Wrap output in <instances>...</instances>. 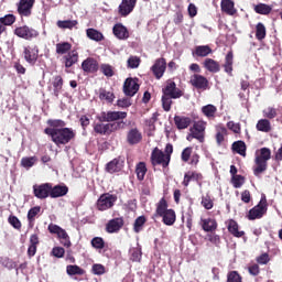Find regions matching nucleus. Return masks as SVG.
<instances>
[{
    "instance_id": "f257e3e1",
    "label": "nucleus",
    "mask_w": 282,
    "mask_h": 282,
    "mask_svg": "<svg viewBox=\"0 0 282 282\" xmlns=\"http://www.w3.org/2000/svg\"><path fill=\"white\" fill-rule=\"evenodd\" d=\"M127 116V111H102L97 116L98 122L93 124L94 132L97 135H111V133L122 131L127 128V122H124Z\"/></svg>"
},
{
    "instance_id": "f03ea898",
    "label": "nucleus",
    "mask_w": 282,
    "mask_h": 282,
    "mask_svg": "<svg viewBox=\"0 0 282 282\" xmlns=\"http://www.w3.org/2000/svg\"><path fill=\"white\" fill-rule=\"evenodd\" d=\"M45 135L51 138L52 142L56 147H65V144H69L72 140H76V131L72 128H59V129H44Z\"/></svg>"
},
{
    "instance_id": "7ed1b4c3",
    "label": "nucleus",
    "mask_w": 282,
    "mask_h": 282,
    "mask_svg": "<svg viewBox=\"0 0 282 282\" xmlns=\"http://www.w3.org/2000/svg\"><path fill=\"white\" fill-rule=\"evenodd\" d=\"M171 155H173V144L171 143L165 145L164 151L160 150V148H154L150 158L152 166L167 169L169 164H171Z\"/></svg>"
},
{
    "instance_id": "20e7f679",
    "label": "nucleus",
    "mask_w": 282,
    "mask_h": 282,
    "mask_svg": "<svg viewBox=\"0 0 282 282\" xmlns=\"http://www.w3.org/2000/svg\"><path fill=\"white\" fill-rule=\"evenodd\" d=\"M272 159V150L270 148H261L256 151L253 175L259 177L268 171V161Z\"/></svg>"
},
{
    "instance_id": "39448f33",
    "label": "nucleus",
    "mask_w": 282,
    "mask_h": 282,
    "mask_svg": "<svg viewBox=\"0 0 282 282\" xmlns=\"http://www.w3.org/2000/svg\"><path fill=\"white\" fill-rule=\"evenodd\" d=\"M154 217H162V221L165 226H173L177 219L175 210L169 209V202H166L164 197L156 204Z\"/></svg>"
},
{
    "instance_id": "423d86ee",
    "label": "nucleus",
    "mask_w": 282,
    "mask_h": 282,
    "mask_svg": "<svg viewBox=\"0 0 282 282\" xmlns=\"http://www.w3.org/2000/svg\"><path fill=\"white\" fill-rule=\"evenodd\" d=\"M116 202H118V195L105 193L97 199L96 208L100 213H105V210H109L112 206H116Z\"/></svg>"
},
{
    "instance_id": "0eeeda50",
    "label": "nucleus",
    "mask_w": 282,
    "mask_h": 282,
    "mask_svg": "<svg viewBox=\"0 0 282 282\" xmlns=\"http://www.w3.org/2000/svg\"><path fill=\"white\" fill-rule=\"evenodd\" d=\"M265 213H268V199L265 198V196H262L258 205L249 210L247 219H249V221H254V219H261L263 215H265Z\"/></svg>"
},
{
    "instance_id": "6e6552de",
    "label": "nucleus",
    "mask_w": 282,
    "mask_h": 282,
    "mask_svg": "<svg viewBox=\"0 0 282 282\" xmlns=\"http://www.w3.org/2000/svg\"><path fill=\"white\" fill-rule=\"evenodd\" d=\"M13 34L18 36V39H24V41H32L33 39H37L39 31L29 25L17 26L13 31Z\"/></svg>"
},
{
    "instance_id": "1a4fd4ad",
    "label": "nucleus",
    "mask_w": 282,
    "mask_h": 282,
    "mask_svg": "<svg viewBox=\"0 0 282 282\" xmlns=\"http://www.w3.org/2000/svg\"><path fill=\"white\" fill-rule=\"evenodd\" d=\"M206 121H194L193 127L189 129L192 138L198 140V142H205L206 140Z\"/></svg>"
},
{
    "instance_id": "9d476101",
    "label": "nucleus",
    "mask_w": 282,
    "mask_h": 282,
    "mask_svg": "<svg viewBox=\"0 0 282 282\" xmlns=\"http://www.w3.org/2000/svg\"><path fill=\"white\" fill-rule=\"evenodd\" d=\"M36 0H20L17 4L18 14H20L21 19H30L32 17V10Z\"/></svg>"
},
{
    "instance_id": "9b49d317",
    "label": "nucleus",
    "mask_w": 282,
    "mask_h": 282,
    "mask_svg": "<svg viewBox=\"0 0 282 282\" xmlns=\"http://www.w3.org/2000/svg\"><path fill=\"white\" fill-rule=\"evenodd\" d=\"M162 94L163 96H170L173 98V100L184 96L182 89L177 88V84L171 79H169L165 84V87L162 88Z\"/></svg>"
},
{
    "instance_id": "f8f14e48",
    "label": "nucleus",
    "mask_w": 282,
    "mask_h": 282,
    "mask_svg": "<svg viewBox=\"0 0 282 282\" xmlns=\"http://www.w3.org/2000/svg\"><path fill=\"white\" fill-rule=\"evenodd\" d=\"M140 91V84H138V78L128 77L123 83V94L133 98V96Z\"/></svg>"
},
{
    "instance_id": "ddd939ff",
    "label": "nucleus",
    "mask_w": 282,
    "mask_h": 282,
    "mask_svg": "<svg viewBox=\"0 0 282 282\" xmlns=\"http://www.w3.org/2000/svg\"><path fill=\"white\" fill-rule=\"evenodd\" d=\"M33 195L37 199H47V197H51V183L33 185Z\"/></svg>"
},
{
    "instance_id": "4468645a",
    "label": "nucleus",
    "mask_w": 282,
    "mask_h": 282,
    "mask_svg": "<svg viewBox=\"0 0 282 282\" xmlns=\"http://www.w3.org/2000/svg\"><path fill=\"white\" fill-rule=\"evenodd\" d=\"M123 226H124L123 217L112 218L106 224V232H108L109 235L120 232Z\"/></svg>"
},
{
    "instance_id": "2eb2a0df",
    "label": "nucleus",
    "mask_w": 282,
    "mask_h": 282,
    "mask_svg": "<svg viewBox=\"0 0 282 282\" xmlns=\"http://www.w3.org/2000/svg\"><path fill=\"white\" fill-rule=\"evenodd\" d=\"M151 72L155 76L156 80H160V78L164 76V72H166V59L164 57L155 59L151 67Z\"/></svg>"
},
{
    "instance_id": "dca6fc26",
    "label": "nucleus",
    "mask_w": 282,
    "mask_h": 282,
    "mask_svg": "<svg viewBox=\"0 0 282 282\" xmlns=\"http://www.w3.org/2000/svg\"><path fill=\"white\" fill-rule=\"evenodd\" d=\"M189 83L192 85V87H195V89H202L203 91H206V89H208V78H206L204 75H199V74H194L191 79Z\"/></svg>"
},
{
    "instance_id": "f3484780",
    "label": "nucleus",
    "mask_w": 282,
    "mask_h": 282,
    "mask_svg": "<svg viewBox=\"0 0 282 282\" xmlns=\"http://www.w3.org/2000/svg\"><path fill=\"white\" fill-rule=\"evenodd\" d=\"M23 54L24 61H26L29 65H36V61H39V46H25Z\"/></svg>"
},
{
    "instance_id": "a211bd4d",
    "label": "nucleus",
    "mask_w": 282,
    "mask_h": 282,
    "mask_svg": "<svg viewBox=\"0 0 282 282\" xmlns=\"http://www.w3.org/2000/svg\"><path fill=\"white\" fill-rule=\"evenodd\" d=\"M138 0H122L118 9L120 17H129L135 9Z\"/></svg>"
},
{
    "instance_id": "6ab92c4d",
    "label": "nucleus",
    "mask_w": 282,
    "mask_h": 282,
    "mask_svg": "<svg viewBox=\"0 0 282 282\" xmlns=\"http://www.w3.org/2000/svg\"><path fill=\"white\" fill-rule=\"evenodd\" d=\"M126 140L130 144V147H134V144H140V142H142V132L138 128H131L127 132Z\"/></svg>"
},
{
    "instance_id": "aec40b11",
    "label": "nucleus",
    "mask_w": 282,
    "mask_h": 282,
    "mask_svg": "<svg viewBox=\"0 0 282 282\" xmlns=\"http://www.w3.org/2000/svg\"><path fill=\"white\" fill-rule=\"evenodd\" d=\"M82 69L86 74H96L99 69L98 61L94 57H88L82 63Z\"/></svg>"
},
{
    "instance_id": "412c9836",
    "label": "nucleus",
    "mask_w": 282,
    "mask_h": 282,
    "mask_svg": "<svg viewBox=\"0 0 282 282\" xmlns=\"http://www.w3.org/2000/svg\"><path fill=\"white\" fill-rule=\"evenodd\" d=\"M112 33L119 41H127L129 39V30L122 23L115 24Z\"/></svg>"
},
{
    "instance_id": "4be33fe9",
    "label": "nucleus",
    "mask_w": 282,
    "mask_h": 282,
    "mask_svg": "<svg viewBox=\"0 0 282 282\" xmlns=\"http://www.w3.org/2000/svg\"><path fill=\"white\" fill-rule=\"evenodd\" d=\"M124 166V161L120 158H116L112 161L108 162L106 165L107 173L113 174V173H120Z\"/></svg>"
},
{
    "instance_id": "5701e85b",
    "label": "nucleus",
    "mask_w": 282,
    "mask_h": 282,
    "mask_svg": "<svg viewBox=\"0 0 282 282\" xmlns=\"http://www.w3.org/2000/svg\"><path fill=\"white\" fill-rule=\"evenodd\" d=\"M232 65H235V53L232 52V50H230L226 54L225 62L223 64L224 70L226 74H228V76H232Z\"/></svg>"
},
{
    "instance_id": "b1692460",
    "label": "nucleus",
    "mask_w": 282,
    "mask_h": 282,
    "mask_svg": "<svg viewBox=\"0 0 282 282\" xmlns=\"http://www.w3.org/2000/svg\"><path fill=\"white\" fill-rule=\"evenodd\" d=\"M69 193V187L67 185H55L52 186L51 183V198L56 199L58 197H65Z\"/></svg>"
},
{
    "instance_id": "393cba45",
    "label": "nucleus",
    "mask_w": 282,
    "mask_h": 282,
    "mask_svg": "<svg viewBox=\"0 0 282 282\" xmlns=\"http://www.w3.org/2000/svg\"><path fill=\"white\" fill-rule=\"evenodd\" d=\"M203 67L207 72H210V74H219V72H221V65H219V62L213 58H205L203 62Z\"/></svg>"
},
{
    "instance_id": "a878e982",
    "label": "nucleus",
    "mask_w": 282,
    "mask_h": 282,
    "mask_svg": "<svg viewBox=\"0 0 282 282\" xmlns=\"http://www.w3.org/2000/svg\"><path fill=\"white\" fill-rule=\"evenodd\" d=\"M227 230L232 235V237H236L237 239H241L246 235V231H239V224L236 223L235 219H229L227 221Z\"/></svg>"
},
{
    "instance_id": "bb28decb",
    "label": "nucleus",
    "mask_w": 282,
    "mask_h": 282,
    "mask_svg": "<svg viewBox=\"0 0 282 282\" xmlns=\"http://www.w3.org/2000/svg\"><path fill=\"white\" fill-rule=\"evenodd\" d=\"M192 122L193 120L189 117L177 116V115L174 116V124L176 129H178L180 131L184 129H188Z\"/></svg>"
},
{
    "instance_id": "cd10ccee",
    "label": "nucleus",
    "mask_w": 282,
    "mask_h": 282,
    "mask_svg": "<svg viewBox=\"0 0 282 282\" xmlns=\"http://www.w3.org/2000/svg\"><path fill=\"white\" fill-rule=\"evenodd\" d=\"M220 8L221 12H225V14H228L229 17H235V14H237L235 1L232 0H221Z\"/></svg>"
},
{
    "instance_id": "c85d7f7f",
    "label": "nucleus",
    "mask_w": 282,
    "mask_h": 282,
    "mask_svg": "<svg viewBox=\"0 0 282 282\" xmlns=\"http://www.w3.org/2000/svg\"><path fill=\"white\" fill-rule=\"evenodd\" d=\"M39 243H41V241L39 240V235H36V234L31 235L30 236V245H29V248H28L29 259H32V257H34V254H36Z\"/></svg>"
},
{
    "instance_id": "c756f323",
    "label": "nucleus",
    "mask_w": 282,
    "mask_h": 282,
    "mask_svg": "<svg viewBox=\"0 0 282 282\" xmlns=\"http://www.w3.org/2000/svg\"><path fill=\"white\" fill-rule=\"evenodd\" d=\"M47 230L51 235H57V239L59 240L66 239V237H69V235L65 229H63L61 226L55 225L53 223L48 225Z\"/></svg>"
},
{
    "instance_id": "7c9ffc66",
    "label": "nucleus",
    "mask_w": 282,
    "mask_h": 282,
    "mask_svg": "<svg viewBox=\"0 0 282 282\" xmlns=\"http://www.w3.org/2000/svg\"><path fill=\"white\" fill-rule=\"evenodd\" d=\"M76 63H78V51L73 50L64 56V65L66 69H69V67H73Z\"/></svg>"
},
{
    "instance_id": "2f4dec72",
    "label": "nucleus",
    "mask_w": 282,
    "mask_h": 282,
    "mask_svg": "<svg viewBox=\"0 0 282 282\" xmlns=\"http://www.w3.org/2000/svg\"><path fill=\"white\" fill-rule=\"evenodd\" d=\"M217 220L213 218L202 219V228L205 232H215V230H217Z\"/></svg>"
},
{
    "instance_id": "473e14b6",
    "label": "nucleus",
    "mask_w": 282,
    "mask_h": 282,
    "mask_svg": "<svg viewBox=\"0 0 282 282\" xmlns=\"http://www.w3.org/2000/svg\"><path fill=\"white\" fill-rule=\"evenodd\" d=\"M52 85H53V94L55 98H58V96H61V91H63V85H64L63 77L61 75H56L53 78Z\"/></svg>"
},
{
    "instance_id": "72a5a7b5",
    "label": "nucleus",
    "mask_w": 282,
    "mask_h": 282,
    "mask_svg": "<svg viewBox=\"0 0 282 282\" xmlns=\"http://www.w3.org/2000/svg\"><path fill=\"white\" fill-rule=\"evenodd\" d=\"M226 135H228V129H226L224 124L216 126V142L218 147H221V144H224Z\"/></svg>"
},
{
    "instance_id": "f704fd0d",
    "label": "nucleus",
    "mask_w": 282,
    "mask_h": 282,
    "mask_svg": "<svg viewBox=\"0 0 282 282\" xmlns=\"http://www.w3.org/2000/svg\"><path fill=\"white\" fill-rule=\"evenodd\" d=\"M212 53L213 48H210L208 45H199L195 47L193 56H197L198 58H206V56H209Z\"/></svg>"
},
{
    "instance_id": "c9c22d12",
    "label": "nucleus",
    "mask_w": 282,
    "mask_h": 282,
    "mask_svg": "<svg viewBox=\"0 0 282 282\" xmlns=\"http://www.w3.org/2000/svg\"><path fill=\"white\" fill-rule=\"evenodd\" d=\"M247 149L248 147L242 140L236 141L231 144V150L234 151V153H238V155H241L242 158H246Z\"/></svg>"
},
{
    "instance_id": "e433bc0d",
    "label": "nucleus",
    "mask_w": 282,
    "mask_h": 282,
    "mask_svg": "<svg viewBox=\"0 0 282 282\" xmlns=\"http://www.w3.org/2000/svg\"><path fill=\"white\" fill-rule=\"evenodd\" d=\"M55 52L59 56L67 55L72 52V43L69 42H61L55 45Z\"/></svg>"
},
{
    "instance_id": "4c0bfd02",
    "label": "nucleus",
    "mask_w": 282,
    "mask_h": 282,
    "mask_svg": "<svg viewBox=\"0 0 282 282\" xmlns=\"http://www.w3.org/2000/svg\"><path fill=\"white\" fill-rule=\"evenodd\" d=\"M257 131H261L262 133H270L272 131V124L268 119H260L257 122Z\"/></svg>"
},
{
    "instance_id": "58836bf2",
    "label": "nucleus",
    "mask_w": 282,
    "mask_h": 282,
    "mask_svg": "<svg viewBox=\"0 0 282 282\" xmlns=\"http://www.w3.org/2000/svg\"><path fill=\"white\" fill-rule=\"evenodd\" d=\"M86 35L90 39V41H96L97 43H100V41H105V35L96 29H87Z\"/></svg>"
},
{
    "instance_id": "ea45409f",
    "label": "nucleus",
    "mask_w": 282,
    "mask_h": 282,
    "mask_svg": "<svg viewBox=\"0 0 282 282\" xmlns=\"http://www.w3.org/2000/svg\"><path fill=\"white\" fill-rule=\"evenodd\" d=\"M78 25V20H58L57 28L61 30H74Z\"/></svg>"
},
{
    "instance_id": "a19ab883",
    "label": "nucleus",
    "mask_w": 282,
    "mask_h": 282,
    "mask_svg": "<svg viewBox=\"0 0 282 282\" xmlns=\"http://www.w3.org/2000/svg\"><path fill=\"white\" fill-rule=\"evenodd\" d=\"M202 113L208 118L209 120L215 119V115L217 113V107H215L214 105H206L202 107Z\"/></svg>"
},
{
    "instance_id": "79ce46f5",
    "label": "nucleus",
    "mask_w": 282,
    "mask_h": 282,
    "mask_svg": "<svg viewBox=\"0 0 282 282\" xmlns=\"http://www.w3.org/2000/svg\"><path fill=\"white\" fill-rule=\"evenodd\" d=\"M39 213H41V206H35L32 207L29 212H28V221H29V226L30 228H34V221H36V215H39Z\"/></svg>"
},
{
    "instance_id": "37998d69",
    "label": "nucleus",
    "mask_w": 282,
    "mask_h": 282,
    "mask_svg": "<svg viewBox=\"0 0 282 282\" xmlns=\"http://www.w3.org/2000/svg\"><path fill=\"white\" fill-rule=\"evenodd\" d=\"M256 14L268 15L272 12V7L265 3H258L253 7Z\"/></svg>"
},
{
    "instance_id": "c03bdc74",
    "label": "nucleus",
    "mask_w": 282,
    "mask_h": 282,
    "mask_svg": "<svg viewBox=\"0 0 282 282\" xmlns=\"http://www.w3.org/2000/svg\"><path fill=\"white\" fill-rule=\"evenodd\" d=\"M66 272L69 276H83V274H85V270L76 264H68L66 267Z\"/></svg>"
},
{
    "instance_id": "a18cd8bd",
    "label": "nucleus",
    "mask_w": 282,
    "mask_h": 282,
    "mask_svg": "<svg viewBox=\"0 0 282 282\" xmlns=\"http://www.w3.org/2000/svg\"><path fill=\"white\" fill-rule=\"evenodd\" d=\"M265 36H268V31L265 29V24H263L262 22H259L256 25V39L258 41H263V39H265Z\"/></svg>"
},
{
    "instance_id": "49530a36",
    "label": "nucleus",
    "mask_w": 282,
    "mask_h": 282,
    "mask_svg": "<svg viewBox=\"0 0 282 282\" xmlns=\"http://www.w3.org/2000/svg\"><path fill=\"white\" fill-rule=\"evenodd\" d=\"M46 124H48L46 129H65L67 127V123L63 119H48Z\"/></svg>"
},
{
    "instance_id": "de8ad7c7",
    "label": "nucleus",
    "mask_w": 282,
    "mask_h": 282,
    "mask_svg": "<svg viewBox=\"0 0 282 282\" xmlns=\"http://www.w3.org/2000/svg\"><path fill=\"white\" fill-rule=\"evenodd\" d=\"M99 69L107 78H112V76H116V68L111 66V64H101Z\"/></svg>"
},
{
    "instance_id": "09e8293b",
    "label": "nucleus",
    "mask_w": 282,
    "mask_h": 282,
    "mask_svg": "<svg viewBox=\"0 0 282 282\" xmlns=\"http://www.w3.org/2000/svg\"><path fill=\"white\" fill-rule=\"evenodd\" d=\"M147 163L139 162L135 167L137 178L139 182H142L144 180V175H147Z\"/></svg>"
},
{
    "instance_id": "8fccbe9b",
    "label": "nucleus",
    "mask_w": 282,
    "mask_h": 282,
    "mask_svg": "<svg viewBox=\"0 0 282 282\" xmlns=\"http://www.w3.org/2000/svg\"><path fill=\"white\" fill-rule=\"evenodd\" d=\"M144 224H147V217L145 216H139L134 220L133 224V231L134 232H142V228H144Z\"/></svg>"
},
{
    "instance_id": "3c124183",
    "label": "nucleus",
    "mask_w": 282,
    "mask_h": 282,
    "mask_svg": "<svg viewBox=\"0 0 282 282\" xmlns=\"http://www.w3.org/2000/svg\"><path fill=\"white\" fill-rule=\"evenodd\" d=\"M116 96L111 91H107L105 88L99 89V100H107L109 104L113 102Z\"/></svg>"
},
{
    "instance_id": "603ef678",
    "label": "nucleus",
    "mask_w": 282,
    "mask_h": 282,
    "mask_svg": "<svg viewBox=\"0 0 282 282\" xmlns=\"http://www.w3.org/2000/svg\"><path fill=\"white\" fill-rule=\"evenodd\" d=\"M36 164V156H24L21 159V166L23 169H32Z\"/></svg>"
},
{
    "instance_id": "864d4df0",
    "label": "nucleus",
    "mask_w": 282,
    "mask_h": 282,
    "mask_svg": "<svg viewBox=\"0 0 282 282\" xmlns=\"http://www.w3.org/2000/svg\"><path fill=\"white\" fill-rule=\"evenodd\" d=\"M200 204L205 208V210H213L215 206V202L213 200V198H210V195L208 194L202 197Z\"/></svg>"
},
{
    "instance_id": "5fc2aeb1",
    "label": "nucleus",
    "mask_w": 282,
    "mask_h": 282,
    "mask_svg": "<svg viewBox=\"0 0 282 282\" xmlns=\"http://www.w3.org/2000/svg\"><path fill=\"white\" fill-rule=\"evenodd\" d=\"M245 183H246V177L240 174L231 177V184L234 188H241V186H243Z\"/></svg>"
},
{
    "instance_id": "6e6d98bb",
    "label": "nucleus",
    "mask_w": 282,
    "mask_h": 282,
    "mask_svg": "<svg viewBox=\"0 0 282 282\" xmlns=\"http://www.w3.org/2000/svg\"><path fill=\"white\" fill-rule=\"evenodd\" d=\"M263 118H268V120H274L276 116H279V112H276V108L268 107L262 111Z\"/></svg>"
},
{
    "instance_id": "4d7b16f0",
    "label": "nucleus",
    "mask_w": 282,
    "mask_h": 282,
    "mask_svg": "<svg viewBox=\"0 0 282 282\" xmlns=\"http://www.w3.org/2000/svg\"><path fill=\"white\" fill-rule=\"evenodd\" d=\"M130 260L135 262L142 261V250L140 248H132L130 250Z\"/></svg>"
},
{
    "instance_id": "13d9d810",
    "label": "nucleus",
    "mask_w": 282,
    "mask_h": 282,
    "mask_svg": "<svg viewBox=\"0 0 282 282\" xmlns=\"http://www.w3.org/2000/svg\"><path fill=\"white\" fill-rule=\"evenodd\" d=\"M161 101H162V108L165 111H171V105H173V97H170L167 95H162Z\"/></svg>"
},
{
    "instance_id": "bf43d9fd",
    "label": "nucleus",
    "mask_w": 282,
    "mask_h": 282,
    "mask_svg": "<svg viewBox=\"0 0 282 282\" xmlns=\"http://www.w3.org/2000/svg\"><path fill=\"white\" fill-rule=\"evenodd\" d=\"M227 282H243V278L238 271H230L227 274Z\"/></svg>"
},
{
    "instance_id": "052dcab7",
    "label": "nucleus",
    "mask_w": 282,
    "mask_h": 282,
    "mask_svg": "<svg viewBox=\"0 0 282 282\" xmlns=\"http://www.w3.org/2000/svg\"><path fill=\"white\" fill-rule=\"evenodd\" d=\"M90 243L96 250H102L105 248V239H102L101 237L93 238Z\"/></svg>"
},
{
    "instance_id": "680f3d73",
    "label": "nucleus",
    "mask_w": 282,
    "mask_h": 282,
    "mask_svg": "<svg viewBox=\"0 0 282 282\" xmlns=\"http://www.w3.org/2000/svg\"><path fill=\"white\" fill-rule=\"evenodd\" d=\"M15 21H17V17L14 14H7L0 18V23L2 25H13Z\"/></svg>"
},
{
    "instance_id": "e2e57ef3",
    "label": "nucleus",
    "mask_w": 282,
    "mask_h": 282,
    "mask_svg": "<svg viewBox=\"0 0 282 282\" xmlns=\"http://www.w3.org/2000/svg\"><path fill=\"white\" fill-rule=\"evenodd\" d=\"M127 63L129 69H138V67H140V57L130 56Z\"/></svg>"
},
{
    "instance_id": "0e129e2a",
    "label": "nucleus",
    "mask_w": 282,
    "mask_h": 282,
    "mask_svg": "<svg viewBox=\"0 0 282 282\" xmlns=\"http://www.w3.org/2000/svg\"><path fill=\"white\" fill-rule=\"evenodd\" d=\"M207 239L210 243H213L214 246H216L217 248H219L220 243H221V237H219V235L212 232L207 235Z\"/></svg>"
},
{
    "instance_id": "69168bd1",
    "label": "nucleus",
    "mask_w": 282,
    "mask_h": 282,
    "mask_svg": "<svg viewBox=\"0 0 282 282\" xmlns=\"http://www.w3.org/2000/svg\"><path fill=\"white\" fill-rule=\"evenodd\" d=\"M227 129H229V131H232V133H241V123L229 121L227 122Z\"/></svg>"
},
{
    "instance_id": "338daca9",
    "label": "nucleus",
    "mask_w": 282,
    "mask_h": 282,
    "mask_svg": "<svg viewBox=\"0 0 282 282\" xmlns=\"http://www.w3.org/2000/svg\"><path fill=\"white\" fill-rule=\"evenodd\" d=\"M191 155H193V148L192 147H187L182 151L181 154V160L183 162H188V160H191Z\"/></svg>"
},
{
    "instance_id": "774afa93",
    "label": "nucleus",
    "mask_w": 282,
    "mask_h": 282,
    "mask_svg": "<svg viewBox=\"0 0 282 282\" xmlns=\"http://www.w3.org/2000/svg\"><path fill=\"white\" fill-rule=\"evenodd\" d=\"M8 221L15 230H21V220L17 216H9Z\"/></svg>"
}]
</instances>
